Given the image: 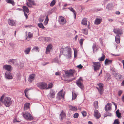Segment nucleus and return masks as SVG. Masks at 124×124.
Wrapping results in <instances>:
<instances>
[{
    "label": "nucleus",
    "instance_id": "obj_5",
    "mask_svg": "<svg viewBox=\"0 0 124 124\" xmlns=\"http://www.w3.org/2000/svg\"><path fill=\"white\" fill-rule=\"evenodd\" d=\"M37 86L40 89H43L45 88L46 89L47 86V85L45 82H40L37 84Z\"/></svg>",
    "mask_w": 124,
    "mask_h": 124
},
{
    "label": "nucleus",
    "instance_id": "obj_13",
    "mask_svg": "<svg viewBox=\"0 0 124 124\" xmlns=\"http://www.w3.org/2000/svg\"><path fill=\"white\" fill-rule=\"evenodd\" d=\"M94 116L97 119H99L101 116V115L98 111L95 110L94 111Z\"/></svg>",
    "mask_w": 124,
    "mask_h": 124
},
{
    "label": "nucleus",
    "instance_id": "obj_23",
    "mask_svg": "<svg viewBox=\"0 0 124 124\" xmlns=\"http://www.w3.org/2000/svg\"><path fill=\"white\" fill-rule=\"evenodd\" d=\"M60 116L61 117V120L62 121L63 118L65 116V113L64 112L63 110H62L61 114L60 115Z\"/></svg>",
    "mask_w": 124,
    "mask_h": 124
},
{
    "label": "nucleus",
    "instance_id": "obj_3",
    "mask_svg": "<svg viewBox=\"0 0 124 124\" xmlns=\"http://www.w3.org/2000/svg\"><path fill=\"white\" fill-rule=\"evenodd\" d=\"M22 115L24 118L26 120H30L33 119V118L31 114L27 112L22 113Z\"/></svg>",
    "mask_w": 124,
    "mask_h": 124
},
{
    "label": "nucleus",
    "instance_id": "obj_37",
    "mask_svg": "<svg viewBox=\"0 0 124 124\" xmlns=\"http://www.w3.org/2000/svg\"><path fill=\"white\" fill-rule=\"evenodd\" d=\"M28 35L26 39H27L28 38H31L33 37V34L30 32H28Z\"/></svg>",
    "mask_w": 124,
    "mask_h": 124
},
{
    "label": "nucleus",
    "instance_id": "obj_57",
    "mask_svg": "<svg viewBox=\"0 0 124 124\" xmlns=\"http://www.w3.org/2000/svg\"><path fill=\"white\" fill-rule=\"evenodd\" d=\"M33 49H35L37 51H38V47L37 46H35L33 48Z\"/></svg>",
    "mask_w": 124,
    "mask_h": 124
},
{
    "label": "nucleus",
    "instance_id": "obj_35",
    "mask_svg": "<svg viewBox=\"0 0 124 124\" xmlns=\"http://www.w3.org/2000/svg\"><path fill=\"white\" fill-rule=\"evenodd\" d=\"M72 100H74L76 98L77 96V95L75 93L74 91L72 92Z\"/></svg>",
    "mask_w": 124,
    "mask_h": 124
},
{
    "label": "nucleus",
    "instance_id": "obj_2",
    "mask_svg": "<svg viewBox=\"0 0 124 124\" xmlns=\"http://www.w3.org/2000/svg\"><path fill=\"white\" fill-rule=\"evenodd\" d=\"M63 52L65 54H66L67 56L69 58L71 57L72 51L71 48L68 47H65L63 49Z\"/></svg>",
    "mask_w": 124,
    "mask_h": 124
},
{
    "label": "nucleus",
    "instance_id": "obj_19",
    "mask_svg": "<svg viewBox=\"0 0 124 124\" xmlns=\"http://www.w3.org/2000/svg\"><path fill=\"white\" fill-rule=\"evenodd\" d=\"M8 62L10 64L12 63L15 65L17 64V63L16 60L13 59H11L9 60L8 61Z\"/></svg>",
    "mask_w": 124,
    "mask_h": 124
},
{
    "label": "nucleus",
    "instance_id": "obj_7",
    "mask_svg": "<svg viewBox=\"0 0 124 124\" xmlns=\"http://www.w3.org/2000/svg\"><path fill=\"white\" fill-rule=\"evenodd\" d=\"M59 23L62 25H64L66 23V20L65 18L61 16H59Z\"/></svg>",
    "mask_w": 124,
    "mask_h": 124
},
{
    "label": "nucleus",
    "instance_id": "obj_62",
    "mask_svg": "<svg viewBox=\"0 0 124 124\" xmlns=\"http://www.w3.org/2000/svg\"><path fill=\"white\" fill-rule=\"evenodd\" d=\"M121 85L122 86H124V80L121 83Z\"/></svg>",
    "mask_w": 124,
    "mask_h": 124
},
{
    "label": "nucleus",
    "instance_id": "obj_11",
    "mask_svg": "<svg viewBox=\"0 0 124 124\" xmlns=\"http://www.w3.org/2000/svg\"><path fill=\"white\" fill-rule=\"evenodd\" d=\"M5 78L9 79H12L13 78V77L11 73L9 72H6L5 73Z\"/></svg>",
    "mask_w": 124,
    "mask_h": 124
},
{
    "label": "nucleus",
    "instance_id": "obj_39",
    "mask_svg": "<svg viewBox=\"0 0 124 124\" xmlns=\"http://www.w3.org/2000/svg\"><path fill=\"white\" fill-rule=\"evenodd\" d=\"M68 9H70V11H71L75 15V18L76 16V12L73 9V8H68Z\"/></svg>",
    "mask_w": 124,
    "mask_h": 124
},
{
    "label": "nucleus",
    "instance_id": "obj_4",
    "mask_svg": "<svg viewBox=\"0 0 124 124\" xmlns=\"http://www.w3.org/2000/svg\"><path fill=\"white\" fill-rule=\"evenodd\" d=\"M66 76L69 77H73V75L75 72V70H66L64 71Z\"/></svg>",
    "mask_w": 124,
    "mask_h": 124
},
{
    "label": "nucleus",
    "instance_id": "obj_63",
    "mask_svg": "<svg viewBox=\"0 0 124 124\" xmlns=\"http://www.w3.org/2000/svg\"><path fill=\"white\" fill-rule=\"evenodd\" d=\"M88 23L89 24L88 28V29H90V23L89 22H88Z\"/></svg>",
    "mask_w": 124,
    "mask_h": 124
},
{
    "label": "nucleus",
    "instance_id": "obj_28",
    "mask_svg": "<svg viewBox=\"0 0 124 124\" xmlns=\"http://www.w3.org/2000/svg\"><path fill=\"white\" fill-rule=\"evenodd\" d=\"M87 19L86 18H84L82 20L81 23L84 25H87Z\"/></svg>",
    "mask_w": 124,
    "mask_h": 124
},
{
    "label": "nucleus",
    "instance_id": "obj_21",
    "mask_svg": "<svg viewBox=\"0 0 124 124\" xmlns=\"http://www.w3.org/2000/svg\"><path fill=\"white\" fill-rule=\"evenodd\" d=\"M114 5L113 3H111L108 4L106 7V8L108 10H111L114 7Z\"/></svg>",
    "mask_w": 124,
    "mask_h": 124
},
{
    "label": "nucleus",
    "instance_id": "obj_47",
    "mask_svg": "<svg viewBox=\"0 0 124 124\" xmlns=\"http://www.w3.org/2000/svg\"><path fill=\"white\" fill-rule=\"evenodd\" d=\"M44 20V17H40L39 19V21L40 22H42Z\"/></svg>",
    "mask_w": 124,
    "mask_h": 124
},
{
    "label": "nucleus",
    "instance_id": "obj_18",
    "mask_svg": "<svg viewBox=\"0 0 124 124\" xmlns=\"http://www.w3.org/2000/svg\"><path fill=\"white\" fill-rule=\"evenodd\" d=\"M102 19L101 18H97L94 21V23L96 25L100 24L102 21Z\"/></svg>",
    "mask_w": 124,
    "mask_h": 124
},
{
    "label": "nucleus",
    "instance_id": "obj_51",
    "mask_svg": "<svg viewBox=\"0 0 124 124\" xmlns=\"http://www.w3.org/2000/svg\"><path fill=\"white\" fill-rule=\"evenodd\" d=\"M84 39H80L79 41V43L80 44V45L82 46L83 44V42Z\"/></svg>",
    "mask_w": 124,
    "mask_h": 124
},
{
    "label": "nucleus",
    "instance_id": "obj_52",
    "mask_svg": "<svg viewBox=\"0 0 124 124\" xmlns=\"http://www.w3.org/2000/svg\"><path fill=\"white\" fill-rule=\"evenodd\" d=\"M82 114L83 116L84 117L86 116V113L85 111H83L82 112Z\"/></svg>",
    "mask_w": 124,
    "mask_h": 124
},
{
    "label": "nucleus",
    "instance_id": "obj_55",
    "mask_svg": "<svg viewBox=\"0 0 124 124\" xmlns=\"http://www.w3.org/2000/svg\"><path fill=\"white\" fill-rule=\"evenodd\" d=\"M83 67L82 66L81 64H80L77 66V67L80 69H82V68Z\"/></svg>",
    "mask_w": 124,
    "mask_h": 124
},
{
    "label": "nucleus",
    "instance_id": "obj_53",
    "mask_svg": "<svg viewBox=\"0 0 124 124\" xmlns=\"http://www.w3.org/2000/svg\"><path fill=\"white\" fill-rule=\"evenodd\" d=\"M78 113H76L73 116L74 118H76L78 117Z\"/></svg>",
    "mask_w": 124,
    "mask_h": 124
},
{
    "label": "nucleus",
    "instance_id": "obj_10",
    "mask_svg": "<svg viewBox=\"0 0 124 124\" xmlns=\"http://www.w3.org/2000/svg\"><path fill=\"white\" fill-rule=\"evenodd\" d=\"M99 86V88L96 87V88L98 89L99 93L101 95L103 93V84H99L98 85Z\"/></svg>",
    "mask_w": 124,
    "mask_h": 124
},
{
    "label": "nucleus",
    "instance_id": "obj_30",
    "mask_svg": "<svg viewBox=\"0 0 124 124\" xmlns=\"http://www.w3.org/2000/svg\"><path fill=\"white\" fill-rule=\"evenodd\" d=\"M112 62V60H109L108 59H106L104 61V63L105 65L107 64H111Z\"/></svg>",
    "mask_w": 124,
    "mask_h": 124
},
{
    "label": "nucleus",
    "instance_id": "obj_48",
    "mask_svg": "<svg viewBox=\"0 0 124 124\" xmlns=\"http://www.w3.org/2000/svg\"><path fill=\"white\" fill-rule=\"evenodd\" d=\"M120 122H119L118 119H115L114 122V124H119Z\"/></svg>",
    "mask_w": 124,
    "mask_h": 124
},
{
    "label": "nucleus",
    "instance_id": "obj_45",
    "mask_svg": "<svg viewBox=\"0 0 124 124\" xmlns=\"http://www.w3.org/2000/svg\"><path fill=\"white\" fill-rule=\"evenodd\" d=\"M29 2V3H31L32 4L34 5H36V4L34 3V1L33 0H27Z\"/></svg>",
    "mask_w": 124,
    "mask_h": 124
},
{
    "label": "nucleus",
    "instance_id": "obj_46",
    "mask_svg": "<svg viewBox=\"0 0 124 124\" xmlns=\"http://www.w3.org/2000/svg\"><path fill=\"white\" fill-rule=\"evenodd\" d=\"M48 17L47 16L46 17V19L45 20V22H44V24H45L46 25V24L48 22Z\"/></svg>",
    "mask_w": 124,
    "mask_h": 124
},
{
    "label": "nucleus",
    "instance_id": "obj_14",
    "mask_svg": "<svg viewBox=\"0 0 124 124\" xmlns=\"http://www.w3.org/2000/svg\"><path fill=\"white\" fill-rule=\"evenodd\" d=\"M3 68L8 71H11L12 70V68L11 66L9 65H4Z\"/></svg>",
    "mask_w": 124,
    "mask_h": 124
},
{
    "label": "nucleus",
    "instance_id": "obj_24",
    "mask_svg": "<svg viewBox=\"0 0 124 124\" xmlns=\"http://www.w3.org/2000/svg\"><path fill=\"white\" fill-rule=\"evenodd\" d=\"M115 77L119 81H121L123 79L122 76L119 74H116Z\"/></svg>",
    "mask_w": 124,
    "mask_h": 124
},
{
    "label": "nucleus",
    "instance_id": "obj_16",
    "mask_svg": "<svg viewBox=\"0 0 124 124\" xmlns=\"http://www.w3.org/2000/svg\"><path fill=\"white\" fill-rule=\"evenodd\" d=\"M113 31L115 33L117 34H121L122 33V31L119 29H115Z\"/></svg>",
    "mask_w": 124,
    "mask_h": 124
},
{
    "label": "nucleus",
    "instance_id": "obj_43",
    "mask_svg": "<svg viewBox=\"0 0 124 124\" xmlns=\"http://www.w3.org/2000/svg\"><path fill=\"white\" fill-rule=\"evenodd\" d=\"M83 33L85 35H87L88 33V30L87 29H85L83 30Z\"/></svg>",
    "mask_w": 124,
    "mask_h": 124
},
{
    "label": "nucleus",
    "instance_id": "obj_42",
    "mask_svg": "<svg viewBox=\"0 0 124 124\" xmlns=\"http://www.w3.org/2000/svg\"><path fill=\"white\" fill-rule=\"evenodd\" d=\"M38 26L40 28L42 29H44L45 28L43 24L42 23H38Z\"/></svg>",
    "mask_w": 124,
    "mask_h": 124
},
{
    "label": "nucleus",
    "instance_id": "obj_49",
    "mask_svg": "<svg viewBox=\"0 0 124 124\" xmlns=\"http://www.w3.org/2000/svg\"><path fill=\"white\" fill-rule=\"evenodd\" d=\"M53 86V84L51 83H50L48 85L47 88H46V89H47L49 88H50L52 87Z\"/></svg>",
    "mask_w": 124,
    "mask_h": 124
},
{
    "label": "nucleus",
    "instance_id": "obj_36",
    "mask_svg": "<svg viewBox=\"0 0 124 124\" xmlns=\"http://www.w3.org/2000/svg\"><path fill=\"white\" fill-rule=\"evenodd\" d=\"M31 50V48L29 47L26 49L24 50V52L25 54H28Z\"/></svg>",
    "mask_w": 124,
    "mask_h": 124
},
{
    "label": "nucleus",
    "instance_id": "obj_31",
    "mask_svg": "<svg viewBox=\"0 0 124 124\" xmlns=\"http://www.w3.org/2000/svg\"><path fill=\"white\" fill-rule=\"evenodd\" d=\"M23 10L24 12H25V11L27 13H28L29 12V10L28 8L26 6H24L23 7Z\"/></svg>",
    "mask_w": 124,
    "mask_h": 124
},
{
    "label": "nucleus",
    "instance_id": "obj_26",
    "mask_svg": "<svg viewBox=\"0 0 124 124\" xmlns=\"http://www.w3.org/2000/svg\"><path fill=\"white\" fill-rule=\"evenodd\" d=\"M115 41L116 42L117 44H119L120 42V37L118 35H117L115 37Z\"/></svg>",
    "mask_w": 124,
    "mask_h": 124
},
{
    "label": "nucleus",
    "instance_id": "obj_50",
    "mask_svg": "<svg viewBox=\"0 0 124 124\" xmlns=\"http://www.w3.org/2000/svg\"><path fill=\"white\" fill-rule=\"evenodd\" d=\"M26 5H27L29 8H31L32 7V4L30 3L27 2L26 3Z\"/></svg>",
    "mask_w": 124,
    "mask_h": 124
},
{
    "label": "nucleus",
    "instance_id": "obj_33",
    "mask_svg": "<svg viewBox=\"0 0 124 124\" xmlns=\"http://www.w3.org/2000/svg\"><path fill=\"white\" fill-rule=\"evenodd\" d=\"M6 1L8 3L12 4L14 5L15 4V2L13 0H6Z\"/></svg>",
    "mask_w": 124,
    "mask_h": 124
},
{
    "label": "nucleus",
    "instance_id": "obj_41",
    "mask_svg": "<svg viewBox=\"0 0 124 124\" xmlns=\"http://www.w3.org/2000/svg\"><path fill=\"white\" fill-rule=\"evenodd\" d=\"M56 1L55 0H53L51 2L50 6L51 7L53 6L55 4Z\"/></svg>",
    "mask_w": 124,
    "mask_h": 124
},
{
    "label": "nucleus",
    "instance_id": "obj_15",
    "mask_svg": "<svg viewBox=\"0 0 124 124\" xmlns=\"http://www.w3.org/2000/svg\"><path fill=\"white\" fill-rule=\"evenodd\" d=\"M52 48V46L51 44L48 45L46 48V54H48Z\"/></svg>",
    "mask_w": 124,
    "mask_h": 124
},
{
    "label": "nucleus",
    "instance_id": "obj_29",
    "mask_svg": "<svg viewBox=\"0 0 124 124\" xmlns=\"http://www.w3.org/2000/svg\"><path fill=\"white\" fill-rule=\"evenodd\" d=\"M31 90V89H30V88L29 89V88H26L25 89V90H24V93L26 97L28 98V96L27 94L28 93V91L29 90Z\"/></svg>",
    "mask_w": 124,
    "mask_h": 124
},
{
    "label": "nucleus",
    "instance_id": "obj_27",
    "mask_svg": "<svg viewBox=\"0 0 124 124\" xmlns=\"http://www.w3.org/2000/svg\"><path fill=\"white\" fill-rule=\"evenodd\" d=\"M30 103H25L24 105V108L25 110H27V109L30 108Z\"/></svg>",
    "mask_w": 124,
    "mask_h": 124
},
{
    "label": "nucleus",
    "instance_id": "obj_34",
    "mask_svg": "<svg viewBox=\"0 0 124 124\" xmlns=\"http://www.w3.org/2000/svg\"><path fill=\"white\" fill-rule=\"evenodd\" d=\"M70 110L72 111H76L77 110V108L76 107L73 106H69Z\"/></svg>",
    "mask_w": 124,
    "mask_h": 124
},
{
    "label": "nucleus",
    "instance_id": "obj_54",
    "mask_svg": "<svg viewBox=\"0 0 124 124\" xmlns=\"http://www.w3.org/2000/svg\"><path fill=\"white\" fill-rule=\"evenodd\" d=\"M93 51H94L96 49V47L95 44H93Z\"/></svg>",
    "mask_w": 124,
    "mask_h": 124
},
{
    "label": "nucleus",
    "instance_id": "obj_59",
    "mask_svg": "<svg viewBox=\"0 0 124 124\" xmlns=\"http://www.w3.org/2000/svg\"><path fill=\"white\" fill-rule=\"evenodd\" d=\"M24 15L26 17V18L27 19L28 17V16L27 14L25 12H24Z\"/></svg>",
    "mask_w": 124,
    "mask_h": 124
},
{
    "label": "nucleus",
    "instance_id": "obj_32",
    "mask_svg": "<svg viewBox=\"0 0 124 124\" xmlns=\"http://www.w3.org/2000/svg\"><path fill=\"white\" fill-rule=\"evenodd\" d=\"M102 56L101 57L99 58L98 60L100 61H103L104 60L105 56V55L103 54H102Z\"/></svg>",
    "mask_w": 124,
    "mask_h": 124
},
{
    "label": "nucleus",
    "instance_id": "obj_17",
    "mask_svg": "<svg viewBox=\"0 0 124 124\" xmlns=\"http://www.w3.org/2000/svg\"><path fill=\"white\" fill-rule=\"evenodd\" d=\"M35 76V75L34 74H32L30 75L29 78V81L30 82H31L32 81L34 80Z\"/></svg>",
    "mask_w": 124,
    "mask_h": 124
},
{
    "label": "nucleus",
    "instance_id": "obj_20",
    "mask_svg": "<svg viewBox=\"0 0 124 124\" xmlns=\"http://www.w3.org/2000/svg\"><path fill=\"white\" fill-rule=\"evenodd\" d=\"M41 38L44 40V41L49 42L51 41V39L50 37H42Z\"/></svg>",
    "mask_w": 124,
    "mask_h": 124
},
{
    "label": "nucleus",
    "instance_id": "obj_22",
    "mask_svg": "<svg viewBox=\"0 0 124 124\" xmlns=\"http://www.w3.org/2000/svg\"><path fill=\"white\" fill-rule=\"evenodd\" d=\"M111 103H108L105 106V108L106 111L109 110L111 108Z\"/></svg>",
    "mask_w": 124,
    "mask_h": 124
},
{
    "label": "nucleus",
    "instance_id": "obj_25",
    "mask_svg": "<svg viewBox=\"0 0 124 124\" xmlns=\"http://www.w3.org/2000/svg\"><path fill=\"white\" fill-rule=\"evenodd\" d=\"M8 23L9 25L14 26L15 25V22L13 20L9 19L8 21Z\"/></svg>",
    "mask_w": 124,
    "mask_h": 124
},
{
    "label": "nucleus",
    "instance_id": "obj_64",
    "mask_svg": "<svg viewBox=\"0 0 124 124\" xmlns=\"http://www.w3.org/2000/svg\"><path fill=\"white\" fill-rule=\"evenodd\" d=\"M122 63L123 66V68L124 69V60H123L122 61Z\"/></svg>",
    "mask_w": 124,
    "mask_h": 124
},
{
    "label": "nucleus",
    "instance_id": "obj_60",
    "mask_svg": "<svg viewBox=\"0 0 124 124\" xmlns=\"http://www.w3.org/2000/svg\"><path fill=\"white\" fill-rule=\"evenodd\" d=\"M13 123H16V122H18L17 121V120L16 119H14L13 120Z\"/></svg>",
    "mask_w": 124,
    "mask_h": 124
},
{
    "label": "nucleus",
    "instance_id": "obj_61",
    "mask_svg": "<svg viewBox=\"0 0 124 124\" xmlns=\"http://www.w3.org/2000/svg\"><path fill=\"white\" fill-rule=\"evenodd\" d=\"M113 19H108V21L110 22H112L113 21Z\"/></svg>",
    "mask_w": 124,
    "mask_h": 124
},
{
    "label": "nucleus",
    "instance_id": "obj_9",
    "mask_svg": "<svg viewBox=\"0 0 124 124\" xmlns=\"http://www.w3.org/2000/svg\"><path fill=\"white\" fill-rule=\"evenodd\" d=\"M55 94L54 91L52 89H51L50 90V93L47 95V97L49 99L53 98L55 97Z\"/></svg>",
    "mask_w": 124,
    "mask_h": 124
},
{
    "label": "nucleus",
    "instance_id": "obj_6",
    "mask_svg": "<svg viewBox=\"0 0 124 124\" xmlns=\"http://www.w3.org/2000/svg\"><path fill=\"white\" fill-rule=\"evenodd\" d=\"M83 81L82 78L80 77L76 82L77 85L81 89H83L84 87L83 83Z\"/></svg>",
    "mask_w": 124,
    "mask_h": 124
},
{
    "label": "nucleus",
    "instance_id": "obj_12",
    "mask_svg": "<svg viewBox=\"0 0 124 124\" xmlns=\"http://www.w3.org/2000/svg\"><path fill=\"white\" fill-rule=\"evenodd\" d=\"M62 90L59 92L57 94V98L58 99L60 100L62 98H64V95H62Z\"/></svg>",
    "mask_w": 124,
    "mask_h": 124
},
{
    "label": "nucleus",
    "instance_id": "obj_8",
    "mask_svg": "<svg viewBox=\"0 0 124 124\" xmlns=\"http://www.w3.org/2000/svg\"><path fill=\"white\" fill-rule=\"evenodd\" d=\"M93 66L94 67V70L95 71L99 70L101 67V64L99 62H93Z\"/></svg>",
    "mask_w": 124,
    "mask_h": 124
},
{
    "label": "nucleus",
    "instance_id": "obj_58",
    "mask_svg": "<svg viewBox=\"0 0 124 124\" xmlns=\"http://www.w3.org/2000/svg\"><path fill=\"white\" fill-rule=\"evenodd\" d=\"M115 13L116 14V15H119L120 14V12L119 11H117Z\"/></svg>",
    "mask_w": 124,
    "mask_h": 124
},
{
    "label": "nucleus",
    "instance_id": "obj_40",
    "mask_svg": "<svg viewBox=\"0 0 124 124\" xmlns=\"http://www.w3.org/2000/svg\"><path fill=\"white\" fill-rule=\"evenodd\" d=\"M94 106L95 108H97L98 107V101H96L94 102Z\"/></svg>",
    "mask_w": 124,
    "mask_h": 124
},
{
    "label": "nucleus",
    "instance_id": "obj_56",
    "mask_svg": "<svg viewBox=\"0 0 124 124\" xmlns=\"http://www.w3.org/2000/svg\"><path fill=\"white\" fill-rule=\"evenodd\" d=\"M122 93V91L121 90H120L118 92V95L119 96H120L121 95V94Z\"/></svg>",
    "mask_w": 124,
    "mask_h": 124
},
{
    "label": "nucleus",
    "instance_id": "obj_38",
    "mask_svg": "<svg viewBox=\"0 0 124 124\" xmlns=\"http://www.w3.org/2000/svg\"><path fill=\"white\" fill-rule=\"evenodd\" d=\"M116 113L117 116L118 118H121V114L119 112V109L117 110L116 111Z\"/></svg>",
    "mask_w": 124,
    "mask_h": 124
},
{
    "label": "nucleus",
    "instance_id": "obj_1",
    "mask_svg": "<svg viewBox=\"0 0 124 124\" xmlns=\"http://www.w3.org/2000/svg\"><path fill=\"white\" fill-rule=\"evenodd\" d=\"M5 95L3 94L1 97L0 101L6 107H9L11 104L12 101L11 98L8 97H5Z\"/></svg>",
    "mask_w": 124,
    "mask_h": 124
},
{
    "label": "nucleus",
    "instance_id": "obj_44",
    "mask_svg": "<svg viewBox=\"0 0 124 124\" xmlns=\"http://www.w3.org/2000/svg\"><path fill=\"white\" fill-rule=\"evenodd\" d=\"M73 50L74 51V57L75 58L77 56V50L76 49H74Z\"/></svg>",
    "mask_w": 124,
    "mask_h": 124
}]
</instances>
